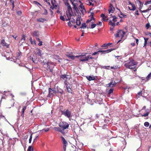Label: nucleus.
I'll return each instance as SVG.
<instances>
[{
    "mask_svg": "<svg viewBox=\"0 0 151 151\" xmlns=\"http://www.w3.org/2000/svg\"><path fill=\"white\" fill-rule=\"evenodd\" d=\"M61 138L62 139V142L63 145H68V143L64 137L62 136L61 137Z\"/></svg>",
    "mask_w": 151,
    "mask_h": 151,
    "instance_id": "dca6fc26",
    "label": "nucleus"
},
{
    "mask_svg": "<svg viewBox=\"0 0 151 151\" xmlns=\"http://www.w3.org/2000/svg\"><path fill=\"white\" fill-rule=\"evenodd\" d=\"M115 36L116 37H119V31H118V32H117V33L115 35Z\"/></svg>",
    "mask_w": 151,
    "mask_h": 151,
    "instance_id": "69168bd1",
    "label": "nucleus"
},
{
    "mask_svg": "<svg viewBox=\"0 0 151 151\" xmlns=\"http://www.w3.org/2000/svg\"><path fill=\"white\" fill-rule=\"evenodd\" d=\"M142 94V91H140L137 93V96L138 98L140 96H141Z\"/></svg>",
    "mask_w": 151,
    "mask_h": 151,
    "instance_id": "a19ab883",
    "label": "nucleus"
},
{
    "mask_svg": "<svg viewBox=\"0 0 151 151\" xmlns=\"http://www.w3.org/2000/svg\"><path fill=\"white\" fill-rule=\"evenodd\" d=\"M101 17H102L103 18L104 17L106 18V17L105 16L104 14H101Z\"/></svg>",
    "mask_w": 151,
    "mask_h": 151,
    "instance_id": "bf43d9fd",
    "label": "nucleus"
},
{
    "mask_svg": "<svg viewBox=\"0 0 151 151\" xmlns=\"http://www.w3.org/2000/svg\"><path fill=\"white\" fill-rule=\"evenodd\" d=\"M66 88L67 89L68 92L70 93H72V90H71V88H70V87L68 86H66Z\"/></svg>",
    "mask_w": 151,
    "mask_h": 151,
    "instance_id": "e433bc0d",
    "label": "nucleus"
},
{
    "mask_svg": "<svg viewBox=\"0 0 151 151\" xmlns=\"http://www.w3.org/2000/svg\"><path fill=\"white\" fill-rule=\"evenodd\" d=\"M148 39H149L148 38H144L145 42H144V45L143 46V47H145V48H146V45L147 44V41L148 40Z\"/></svg>",
    "mask_w": 151,
    "mask_h": 151,
    "instance_id": "cd10ccee",
    "label": "nucleus"
},
{
    "mask_svg": "<svg viewBox=\"0 0 151 151\" xmlns=\"http://www.w3.org/2000/svg\"><path fill=\"white\" fill-rule=\"evenodd\" d=\"M51 63L50 64H49V66H48L47 68V70L49 71L50 72H51V73H52L53 70V67L52 66H51Z\"/></svg>",
    "mask_w": 151,
    "mask_h": 151,
    "instance_id": "a211bd4d",
    "label": "nucleus"
},
{
    "mask_svg": "<svg viewBox=\"0 0 151 151\" xmlns=\"http://www.w3.org/2000/svg\"><path fill=\"white\" fill-rule=\"evenodd\" d=\"M93 23V22H91L92 24L91 25V27H87V28L88 29L89 28H91V29H93V28H95L96 26V24H93L92 23Z\"/></svg>",
    "mask_w": 151,
    "mask_h": 151,
    "instance_id": "72a5a7b5",
    "label": "nucleus"
},
{
    "mask_svg": "<svg viewBox=\"0 0 151 151\" xmlns=\"http://www.w3.org/2000/svg\"><path fill=\"white\" fill-rule=\"evenodd\" d=\"M87 27V25L86 24V23H83L82 24L81 26V27H80V28H83V29H85Z\"/></svg>",
    "mask_w": 151,
    "mask_h": 151,
    "instance_id": "2f4dec72",
    "label": "nucleus"
},
{
    "mask_svg": "<svg viewBox=\"0 0 151 151\" xmlns=\"http://www.w3.org/2000/svg\"><path fill=\"white\" fill-rule=\"evenodd\" d=\"M34 3L35 4H37V5H41L39 3H38V2H37V1H34Z\"/></svg>",
    "mask_w": 151,
    "mask_h": 151,
    "instance_id": "052dcab7",
    "label": "nucleus"
},
{
    "mask_svg": "<svg viewBox=\"0 0 151 151\" xmlns=\"http://www.w3.org/2000/svg\"><path fill=\"white\" fill-rule=\"evenodd\" d=\"M38 40V41L39 42V43L38 44V45L39 46H41L42 45V41H40V40L39 38H36Z\"/></svg>",
    "mask_w": 151,
    "mask_h": 151,
    "instance_id": "c9c22d12",
    "label": "nucleus"
},
{
    "mask_svg": "<svg viewBox=\"0 0 151 151\" xmlns=\"http://www.w3.org/2000/svg\"><path fill=\"white\" fill-rule=\"evenodd\" d=\"M46 21V19L42 18H38L37 20V22H44L45 21Z\"/></svg>",
    "mask_w": 151,
    "mask_h": 151,
    "instance_id": "bb28decb",
    "label": "nucleus"
},
{
    "mask_svg": "<svg viewBox=\"0 0 151 151\" xmlns=\"http://www.w3.org/2000/svg\"><path fill=\"white\" fill-rule=\"evenodd\" d=\"M136 1L137 3H139L140 7H139V9H140V10L142 6L143 3L140 0H136Z\"/></svg>",
    "mask_w": 151,
    "mask_h": 151,
    "instance_id": "4be33fe9",
    "label": "nucleus"
},
{
    "mask_svg": "<svg viewBox=\"0 0 151 151\" xmlns=\"http://www.w3.org/2000/svg\"><path fill=\"white\" fill-rule=\"evenodd\" d=\"M97 76L92 77L91 76H88L86 77L87 79L89 81L96 80V79L97 78Z\"/></svg>",
    "mask_w": 151,
    "mask_h": 151,
    "instance_id": "f8f14e48",
    "label": "nucleus"
},
{
    "mask_svg": "<svg viewBox=\"0 0 151 151\" xmlns=\"http://www.w3.org/2000/svg\"><path fill=\"white\" fill-rule=\"evenodd\" d=\"M54 129L55 131H58L63 134H64L65 133V131H63V130H62V129H61V128H60V127H54Z\"/></svg>",
    "mask_w": 151,
    "mask_h": 151,
    "instance_id": "9d476101",
    "label": "nucleus"
},
{
    "mask_svg": "<svg viewBox=\"0 0 151 151\" xmlns=\"http://www.w3.org/2000/svg\"><path fill=\"white\" fill-rule=\"evenodd\" d=\"M109 67V66H103V68H104L106 69H108V67Z\"/></svg>",
    "mask_w": 151,
    "mask_h": 151,
    "instance_id": "774afa93",
    "label": "nucleus"
},
{
    "mask_svg": "<svg viewBox=\"0 0 151 151\" xmlns=\"http://www.w3.org/2000/svg\"><path fill=\"white\" fill-rule=\"evenodd\" d=\"M26 106H24L23 109H22V114L21 116L23 118H24V111L26 109Z\"/></svg>",
    "mask_w": 151,
    "mask_h": 151,
    "instance_id": "b1692460",
    "label": "nucleus"
},
{
    "mask_svg": "<svg viewBox=\"0 0 151 151\" xmlns=\"http://www.w3.org/2000/svg\"><path fill=\"white\" fill-rule=\"evenodd\" d=\"M51 63V62H47L46 60H44L43 62L42 63V64L43 65L44 68H46L49 66V64Z\"/></svg>",
    "mask_w": 151,
    "mask_h": 151,
    "instance_id": "6e6552de",
    "label": "nucleus"
},
{
    "mask_svg": "<svg viewBox=\"0 0 151 151\" xmlns=\"http://www.w3.org/2000/svg\"><path fill=\"white\" fill-rule=\"evenodd\" d=\"M50 1L51 2V4H52V6H51L50 7V8L53 9L55 7H57V2L55 0H52Z\"/></svg>",
    "mask_w": 151,
    "mask_h": 151,
    "instance_id": "423d86ee",
    "label": "nucleus"
},
{
    "mask_svg": "<svg viewBox=\"0 0 151 151\" xmlns=\"http://www.w3.org/2000/svg\"><path fill=\"white\" fill-rule=\"evenodd\" d=\"M1 44L3 46L6 47H8V45L5 42L4 40L3 39L1 40Z\"/></svg>",
    "mask_w": 151,
    "mask_h": 151,
    "instance_id": "393cba45",
    "label": "nucleus"
},
{
    "mask_svg": "<svg viewBox=\"0 0 151 151\" xmlns=\"http://www.w3.org/2000/svg\"><path fill=\"white\" fill-rule=\"evenodd\" d=\"M70 1L73 6V9L76 11H77V10H78V9L76 6V4L75 3H74L73 1L72 0H70Z\"/></svg>",
    "mask_w": 151,
    "mask_h": 151,
    "instance_id": "412c9836",
    "label": "nucleus"
},
{
    "mask_svg": "<svg viewBox=\"0 0 151 151\" xmlns=\"http://www.w3.org/2000/svg\"><path fill=\"white\" fill-rule=\"evenodd\" d=\"M36 54L38 55L41 57L42 55V51L40 49H37L36 50Z\"/></svg>",
    "mask_w": 151,
    "mask_h": 151,
    "instance_id": "f3484780",
    "label": "nucleus"
},
{
    "mask_svg": "<svg viewBox=\"0 0 151 151\" xmlns=\"http://www.w3.org/2000/svg\"><path fill=\"white\" fill-rule=\"evenodd\" d=\"M44 12L43 13V14L45 15H47L48 14L47 10L46 9H44Z\"/></svg>",
    "mask_w": 151,
    "mask_h": 151,
    "instance_id": "09e8293b",
    "label": "nucleus"
},
{
    "mask_svg": "<svg viewBox=\"0 0 151 151\" xmlns=\"http://www.w3.org/2000/svg\"><path fill=\"white\" fill-rule=\"evenodd\" d=\"M57 89L58 92L60 93L61 94H63L64 92L62 89L58 88V86L57 87Z\"/></svg>",
    "mask_w": 151,
    "mask_h": 151,
    "instance_id": "a878e982",
    "label": "nucleus"
},
{
    "mask_svg": "<svg viewBox=\"0 0 151 151\" xmlns=\"http://www.w3.org/2000/svg\"><path fill=\"white\" fill-rule=\"evenodd\" d=\"M29 40L30 41V43L32 44H35L36 41L35 40H32V37H30L29 39Z\"/></svg>",
    "mask_w": 151,
    "mask_h": 151,
    "instance_id": "c756f323",
    "label": "nucleus"
},
{
    "mask_svg": "<svg viewBox=\"0 0 151 151\" xmlns=\"http://www.w3.org/2000/svg\"><path fill=\"white\" fill-rule=\"evenodd\" d=\"M65 1H64V3L65 4L66 6H67V7L70 4L68 2V0H65Z\"/></svg>",
    "mask_w": 151,
    "mask_h": 151,
    "instance_id": "79ce46f5",
    "label": "nucleus"
},
{
    "mask_svg": "<svg viewBox=\"0 0 151 151\" xmlns=\"http://www.w3.org/2000/svg\"><path fill=\"white\" fill-rule=\"evenodd\" d=\"M129 4H130L132 6V9H131L129 7V9L130 10L134 11L136 9V7L135 6L134 4H132L130 1H129Z\"/></svg>",
    "mask_w": 151,
    "mask_h": 151,
    "instance_id": "aec40b11",
    "label": "nucleus"
},
{
    "mask_svg": "<svg viewBox=\"0 0 151 151\" xmlns=\"http://www.w3.org/2000/svg\"><path fill=\"white\" fill-rule=\"evenodd\" d=\"M150 24L149 23H147L146 25V29H148L150 27Z\"/></svg>",
    "mask_w": 151,
    "mask_h": 151,
    "instance_id": "6e6d98bb",
    "label": "nucleus"
},
{
    "mask_svg": "<svg viewBox=\"0 0 151 151\" xmlns=\"http://www.w3.org/2000/svg\"><path fill=\"white\" fill-rule=\"evenodd\" d=\"M49 129H50L49 128H47L46 129H43L42 130H44L45 132H47L49 131Z\"/></svg>",
    "mask_w": 151,
    "mask_h": 151,
    "instance_id": "0e129e2a",
    "label": "nucleus"
},
{
    "mask_svg": "<svg viewBox=\"0 0 151 151\" xmlns=\"http://www.w3.org/2000/svg\"><path fill=\"white\" fill-rule=\"evenodd\" d=\"M77 57L78 55L73 56L72 55L70 58L72 60H74L75 58H77Z\"/></svg>",
    "mask_w": 151,
    "mask_h": 151,
    "instance_id": "37998d69",
    "label": "nucleus"
},
{
    "mask_svg": "<svg viewBox=\"0 0 151 151\" xmlns=\"http://www.w3.org/2000/svg\"><path fill=\"white\" fill-rule=\"evenodd\" d=\"M52 92L55 93H56V91L55 90H52L50 88H49V95H52L53 93Z\"/></svg>",
    "mask_w": 151,
    "mask_h": 151,
    "instance_id": "6ab92c4d",
    "label": "nucleus"
},
{
    "mask_svg": "<svg viewBox=\"0 0 151 151\" xmlns=\"http://www.w3.org/2000/svg\"><path fill=\"white\" fill-rule=\"evenodd\" d=\"M109 25H111L113 27H114L115 25L114 22H112V21L111 20H109Z\"/></svg>",
    "mask_w": 151,
    "mask_h": 151,
    "instance_id": "f704fd0d",
    "label": "nucleus"
},
{
    "mask_svg": "<svg viewBox=\"0 0 151 151\" xmlns=\"http://www.w3.org/2000/svg\"><path fill=\"white\" fill-rule=\"evenodd\" d=\"M67 145H63V149L64 151H65L66 150V147Z\"/></svg>",
    "mask_w": 151,
    "mask_h": 151,
    "instance_id": "5fc2aeb1",
    "label": "nucleus"
},
{
    "mask_svg": "<svg viewBox=\"0 0 151 151\" xmlns=\"http://www.w3.org/2000/svg\"><path fill=\"white\" fill-rule=\"evenodd\" d=\"M136 62H135L133 59H131L128 63L125 64L124 66L127 68L132 69L133 68L132 67L136 65Z\"/></svg>",
    "mask_w": 151,
    "mask_h": 151,
    "instance_id": "7ed1b4c3",
    "label": "nucleus"
},
{
    "mask_svg": "<svg viewBox=\"0 0 151 151\" xmlns=\"http://www.w3.org/2000/svg\"><path fill=\"white\" fill-rule=\"evenodd\" d=\"M151 76V73H150L146 77V79L147 80H150V78Z\"/></svg>",
    "mask_w": 151,
    "mask_h": 151,
    "instance_id": "de8ad7c7",
    "label": "nucleus"
},
{
    "mask_svg": "<svg viewBox=\"0 0 151 151\" xmlns=\"http://www.w3.org/2000/svg\"><path fill=\"white\" fill-rule=\"evenodd\" d=\"M114 10V8L113 7L112 5L110 4L109 6V14L110 13H113Z\"/></svg>",
    "mask_w": 151,
    "mask_h": 151,
    "instance_id": "9b49d317",
    "label": "nucleus"
},
{
    "mask_svg": "<svg viewBox=\"0 0 151 151\" xmlns=\"http://www.w3.org/2000/svg\"><path fill=\"white\" fill-rule=\"evenodd\" d=\"M61 113L62 115H64L65 116L69 119L72 117L73 116L71 111L68 109H64L63 111H61Z\"/></svg>",
    "mask_w": 151,
    "mask_h": 151,
    "instance_id": "f03ea898",
    "label": "nucleus"
},
{
    "mask_svg": "<svg viewBox=\"0 0 151 151\" xmlns=\"http://www.w3.org/2000/svg\"><path fill=\"white\" fill-rule=\"evenodd\" d=\"M113 89L111 88L109 90V91L108 92V94L110 95L111 93H113Z\"/></svg>",
    "mask_w": 151,
    "mask_h": 151,
    "instance_id": "ea45409f",
    "label": "nucleus"
},
{
    "mask_svg": "<svg viewBox=\"0 0 151 151\" xmlns=\"http://www.w3.org/2000/svg\"><path fill=\"white\" fill-rule=\"evenodd\" d=\"M17 14L19 15H21L22 14V12L21 11H18L17 12Z\"/></svg>",
    "mask_w": 151,
    "mask_h": 151,
    "instance_id": "338daca9",
    "label": "nucleus"
},
{
    "mask_svg": "<svg viewBox=\"0 0 151 151\" xmlns=\"http://www.w3.org/2000/svg\"><path fill=\"white\" fill-rule=\"evenodd\" d=\"M32 60L33 61V62L34 63H37L38 60H35L34 58H32Z\"/></svg>",
    "mask_w": 151,
    "mask_h": 151,
    "instance_id": "603ef678",
    "label": "nucleus"
},
{
    "mask_svg": "<svg viewBox=\"0 0 151 151\" xmlns=\"http://www.w3.org/2000/svg\"><path fill=\"white\" fill-rule=\"evenodd\" d=\"M81 18V17L79 16H78L77 17V18L76 20V24L78 26L80 25L81 24L80 20Z\"/></svg>",
    "mask_w": 151,
    "mask_h": 151,
    "instance_id": "1a4fd4ad",
    "label": "nucleus"
},
{
    "mask_svg": "<svg viewBox=\"0 0 151 151\" xmlns=\"http://www.w3.org/2000/svg\"><path fill=\"white\" fill-rule=\"evenodd\" d=\"M67 8L69 13V14L71 15L70 12L72 11V9L70 5L67 7Z\"/></svg>",
    "mask_w": 151,
    "mask_h": 151,
    "instance_id": "c85d7f7f",
    "label": "nucleus"
},
{
    "mask_svg": "<svg viewBox=\"0 0 151 151\" xmlns=\"http://www.w3.org/2000/svg\"><path fill=\"white\" fill-rule=\"evenodd\" d=\"M33 148L32 146H29L27 151H33Z\"/></svg>",
    "mask_w": 151,
    "mask_h": 151,
    "instance_id": "58836bf2",
    "label": "nucleus"
},
{
    "mask_svg": "<svg viewBox=\"0 0 151 151\" xmlns=\"http://www.w3.org/2000/svg\"><path fill=\"white\" fill-rule=\"evenodd\" d=\"M151 3V0L150 1H147L145 3V5H147V4H150Z\"/></svg>",
    "mask_w": 151,
    "mask_h": 151,
    "instance_id": "864d4df0",
    "label": "nucleus"
},
{
    "mask_svg": "<svg viewBox=\"0 0 151 151\" xmlns=\"http://www.w3.org/2000/svg\"><path fill=\"white\" fill-rule=\"evenodd\" d=\"M87 53L82 54L81 55H78L77 58L79 59L81 61L83 62L88 60L90 59H93V58L91 55L86 56Z\"/></svg>",
    "mask_w": 151,
    "mask_h": 151,
    "instance_id": "f257e3e1",
    "label": "nucleus"
},
{
    "mask_svg": "<svg viewBox=\"0 0 151 151\" xmlns=\"http://www.w3.org/2000/svg\"><path fill=\"white\" fill-rule=\"evenodd\" d=\"M71 22L70 21L69 22H68V24L69 25V26L71 27L72 26V24H71Z\"/></svg>",
    "mask_w": 151,
    "mask_h": 151,
    "instance_id": "e2e57ef3",
    "label": "nucleus"
},
{
    "mask_svg": "<svg viewBox=\"0 0 151 151\" xmlns=\"http://www.w3.org/2000/svg\"><path fill=\"white\" fill-rule=\"evenodd\" d=\"M60 19L61 20H63V21H65V19L63 16H61L60 17Z\"/></svg>",
    "mask_w": 151,
    "mask_h": 151,
    "instance_id": "3c124183",
    "label": "nucleus"
},
{
    "mask_svg": "<svg viewBox=\"0 0 151 151\" xmlns=\"http://www.w3.org/2000/svg\"><path fill=\"white\" fill-rule=\"evenodd\" d=\"M113 50V49H110L107 50H100L96 52H97V54H99V52H101V55L103 54H105L106 53H109Z\"/></svg>",
    "mask_w": 151,
    "mask_h": 151,
    "instance_id": "39448f33",
    "label": "nucleus"
},
{
    "mask_svg": "<svg viewBox=\"0 0 151 151\" xmlns=\"http://www.w3.org/2000/svg\"><path fill=\"white\" fill-rule=\"evenodd\" d=\"M67 15L68 16V18L66 19V20L68 21V20H69L70 19H71V15H70V14L68 15V14H67Z\"/></svg>",
    "mask_w": 151,
    "mask_h": 151,
    "instance_id": "8fccbe9b",
    "label": "nucleus"
},
{
    "mask_svg": "<svg viewBox=\"0 0 151 151\" xmlns=\"http://www.w3.org/2000/svg\"><path fill=\"white\" fill-rule=\"evenodd\" d=\"M112 17H113L112 20L114 22H116L117 21V18L115 16H112Z\"/></svg>",
    "mask_w": 151,
    "mask_h": 151,
    "instance_id": "a18cd8bd",
    "label": "nucleus"
},
{
    "mask_svg": "<svg viewBox=\"0 0 151 151\" xmlns=\"http://www.w3.org/2000/svg\"><path fill=\"white\" fill-rule=\"evenodd\" d=\"M120 14H121V15L122 16V17H121V16H119L121 18H123V17H124L125 16H126V15L122 13L121 12H120Z\"/></svg>",
    "mask_w": 151,
    "mask_h": 151,
    "instance_id": "4d7b16f0",
    "label": "nucleus"
},
{
    "mask_svg": "<svg viewBox=\"0 0 151 151\" xmlns=\"http://www.w3.org/2000/svg\"><path fill=\"white\" fill-rule=\"evenodd\" d=\"M72 19L71 21H70L71 22H72L73 23V24L75 23V19H73V18H72Z\"/></svg>",
    "mask_w": 151,
    "mask_h": 151,
    "instance_id": "13d9d810",
    "label": "nucleus"
},
{
    "mask_svg": "<svg viewBox=\"0 0 151 151\" xmlns=\"http://www.w3.org/2000/svg\"><path fill=\"white\" fill-rule=\"evenodd\" d=\"M79 8L81 12L83 14L84 12H86V10L84 6L82 3H81L79 6Z\"/></svg>",
    "mask_w": 151,
    "mask_h": 151,
    "instance_id": "0eeeda50",
    "label": "nucleus"
},
{
    "mask_svg": "<svg viewBox=\"0 0 151 151\" xmlns=\"http://www.w3.org/2000/svg\"><path fill=\"white\" fill-rule=\"evenodd\" d=\"M116 84V83L114 81H112L107 85V87H113Z\"/></svg>",
    "mask_w": 151,
    "mask_h": 151,
    "instance_id": "ddd939ff",
    "label": "nucleus"
},
{
    "mask_svg": "<svg viewBox=\"0 0 151 151\" xmlns=\"http://www.w3.org/2000/svg\"><path fill=\"white\" fill-rule=\"evenodd\" d=\"M149 123L148 122H145L144 124V125L145 127H147L149 126Z\"/></svg>",
    "mask_w": 151,
    "mask_h": 151,
    "instance_id": "49530a36",
    "label": "nucleus"
},
{
    "mask_svg": "<svg viewBox=\"0 0 151 151\" xmlns=\"http://www.w3.org/2000/svg\"><path fill=\"white\" fill-rule=\"evenodd\" d=\"M92 20H93V21L95 20V19L93 17H91V18H89V19H88L86 22V23H88L90 22H91Z\"/></svg>",
    "mask_w": 151,
    "mask_h": 151,
    "instance_id": "473e14b6",
    "label": "nucleus"
},
{
    "mask_svg": "<svg viewBox=\"0 0 151 151\" xmlns=\"http://www.w3.org/2000/svg\"><path fill=\"white\" fill-rule=\"evenodd\" d=\"M59 126L62 129V130L64 131L65 129L68 128L69 124L66 122H61L60 123Z\"/></svg>",
    "mask_w": 151,
    "mask_h": 151,
    "instance_id": "20e7f679",
    "label": "nucleus"
},
{
    "mask_svg": "<svg viewBox=\"0 0 151 151\" xmlns=\"http://www.w3.org/2000/svg\"><path fill=\"white\" fill-rule=\"evenodd\" d=\"M25 36L24 35H23L22 37V40H23L24 41H25Z\"/></svg>",
    "mask_w": 151,
    "mask_h": 151,
    "instance_id": "680f3d73",
    "label": "nucleus"
},
{
    "mask_svg": "<svg viewBox=\"0 0 151 151\" xmlns=\"http://www.w3.org/2000/svg\"><path fill=\"white\" fill-rule=\"evenodd\" d=\"M54 58L56 60L60 59L59 56L57 55H54Z\"/></svg>",
    "mask_w": 151,
    "mask_h": 151,
    "instance_id": "c03bdc74",
    "label": "nucleus"
},
{
    "mask_svg": "<svg viewBox=\"0 0 151 151\" xmlns=\"http://www.w3.org/2000/svg\"><path fill=\"white\" fill-rule=\"evenodd\" d=\"M145 113H144L143 114H141V115L142 116L146 117L148 115L149 113V112L148 111V109H146L145 110Z\"/></svg>",
    "mask_w": 151,
    "mask_h": 151,
    "instance_id": "2eb2a0df",
    "label": "nucleus"
},
{
    "mask_svg": "<svg viewBox=\"0 0 151 151\" xmlns=\"http://www.w3.org/2000/svg\"><path fill=\"white\" fill-rule=\"evenodd\" d=\"M112 43H107V44H103L102 47H108L109 46H110V45H112Z\"/></svg>",
    "mask_w": 151,
    "mask_h": 151,
    "instance_id": "4c0bfd02",
    "label": "nucleus"
},
{
    "mask_svg": "<svg viewBox=\"0 0 151 151\" xmlns=\"http://www.w3.org/2000/svg\"><path fill=\"white\" fill-rule=\"evenodd\" d=\"M119 37H121V38H122L124 37L125 34V32L122 30H120L119 31Z\"/></svg>",
    "mask_w": 151,
    "mask_h": 151,
    "instance_id": "4468645a",
    "label": "nucleus"
},
{
    "mask_svg": "<svg viewBox=\"0 0 151 151\" xmlns=\"http://www.w3.org/2000/svg\"><path fill=\"white\" fill-rule=\"evenodd\" d=\"M67 76H69L68 75H63L61 76V78L63 79H64L65 78H66V79L67 78L70 79V78H68Z\"/></svg>",
    "mask_w": 151,
    "mask_h": 151,
    "instance_id": "7c9ffc66",
    "label": "nucleus"
},
{
    "mask_svg": "<svg viewBox=\"0 0 151 151\" xmlns=\"http://www.w3.org/2000/svg\"><path fill=\"white\" fill-rule=\"evenodd\" d=\"M39 35V32L37 31H35L32 33V36H33L38 37Z\"/></svg>",
    "mask_w": 151,
    "mask_h": 151,
    "instance_id": "5701e85b",
    "label": "nucleus"
}]
</instances>
